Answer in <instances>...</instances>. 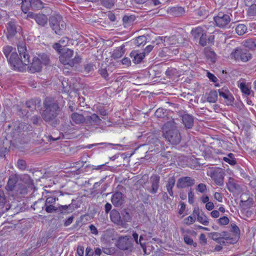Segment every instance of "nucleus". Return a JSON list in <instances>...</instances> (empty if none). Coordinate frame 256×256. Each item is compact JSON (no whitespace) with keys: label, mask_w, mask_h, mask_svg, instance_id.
<instances>
[{"label":"nucleus","mask_w":256,"mask_h":256,"mask_svg":"<svg viewBox=\"0 0 256 256\" xmlns=\"http://www.w3.org/2000/svg\"><path fill=\"white\" fill-rule=\"evenodd\" d=\"M6 202V199L3 194H0V208H2Z\"/></svg>","instance_id":"obj_52"},{"label":"nucleus","mask_w":256,"mask_h":256,"mask_svg":"<svg viewBox=\"0 0 256 256\" xmlns=\"http://www.w3.org/2000/svg\"><path fill=\"white\" fill-rule=\"evenodd\" d=\"M207 76L208 78L214 82H216L218 80L216 77L210 72L207 73Z\"/></svg>","instance_id":"obj_51"},{"label":"nucleus","mask_w":256,"mask_h":256,"mask_svg":"<svg viewBox=\"0 0 256 256\" xmlns=\"http://www.w3.org/2000/svg\"><path fill=\"white\" fill-rule=\"evenodd\" d=\"M110 218L111 220L117 224H123L122 220H121V217L119 212L115 210H113L110 214Z\"/></svg>","instance_id":"obj_15"},{"label":"nucleus","mask_w":256,"mask_h":256,"mask_svg":"<svg viewBox=\"0 0 256 256\" xmlns=\"http://www.w3.org/2000/svg\"><path fill=\"white\" fill-rule=\"evenodd\" d=\"M246 27L245 25L240 24L237 26L236 28V32L240 36L244 34L246 31Z\"/></svg>","instance_id":"obj_30"},{"label":"nucleus","mask_w":256,"mask_h":256,"mask_svg":"<svg viewBox=\"0 0 256 256\" xmlns=\"http://www.w3.org/2000/svg\"><path fill=\"white\" fill-rule=\"evenodd\" d=\"M122 194L120 192L114 194L112 197V202L116 206H119L122 203Z\"/></svg>","instance_id":"obj_22"},{"label":"nucleus","mask_w":256,"mask_h":256,"mask_svg":"<svg viewBox=\"0 0 256 256\" xmlns=\"http://www.w3.org/2000/svg\"><path fill=\"white\" fill-rule=\"evenodd\" d=\"M182 121L187 128H190L194 124V118L192 116L188 114H184L182 116Z\"/></svg>","instance_id":"obj_19"},{"label":"nucleus","mask_w":256,"mask_h":256,"mask_svg":"<svg viewBox=\"0 0 256 256\" xmlns=\"http://www.w3.org/2000/svg\"><path fill=\"white\" fill-rule=\"evenodd\" d=\"M122 20L126 27L129 23L134 20L133 17H123Z\"/></svg>","instance_id":"obj_44"},{"label":"nucleus","mask_w":256,"mask_h":256,"mask_svg":"<svg viewBox=\"0 0 256 256\" xmlns=\"http://www.w3.org/2000/svg\"><path fill=\"white\" fill-rule=\"evenodd\" d=\"M200 210L198 208H195L192 212V216L195 218L196 216L197 218L200 216Z\"/></svg>","instance_id":"obj_60"},{"label":"nucleus","mask_w":256,"mask_h":256,"mask_svg":"<svg viewBox=\"0 0 256 256\" xmlns=\"http://www.w3.org/2000/svg\"><path fill=\"white\" fill-rule=\"evenodd\" d=\"M168 12L169 14L172 15H182L185 13L184 8L181 6L170 8H168Z\"/></svg>","instance_id":"obj_21"},{"label":"nucleus","mask_w":256,"mask_h":256,"mask_svg":"<svg viewBox=\"0 0 256 256\" xmlns=\"http://www.w3.org/2000/svg\"><path fill=\"white\" fill-rule=\"evenodd\" d=\"M214 207V204L212 202H208L206 204V208L208 210H213Z\"/></svg>","instance_id":"obj_50"},{"label":"nucleus","mask_w":256,"mask_h":256,"mask_svg":"<svg viewBox=\"0 0 256 256\" xmlns=\"http://www.w3.org/2000/svg\"><path fill=\"white\" fill-rule=\"evenodd\" d=\"M198 221L204 226H208L209 224V220L206 216L204 214H200L197 218Z\"/></svg>","instance_id":"obj_27"},{"label":"nucleus","mask_w":256,"mask_h":256,"mask_svg":"<svg viewBox=\"0 0 256 256\" xmlns=\"http://www.w3.org/2000/svg\"><path fill=\"white\" fill-rule=\"evenodd\" d=\"M208 175L210 176L218 186H222L224 184V173L220 168H210L208 170Z\"/></svg>","instance_id":"obj_5"},{"label":"nucleus","mask_w":256,"mask_h":256,"mask_svg":"<svg viewBox=\"0 0 256 256\" xmlns=\"http://www.w3.org/2000/svg\"><path fill=\"white\" fill-rule=\"evenodd\" d=\"M200 242L202 244H204L206 242V236L204 234H202L200 236Z\"/></svg>","instance_id":"obj_63"},{"label":"nucleus","mask_w":256,"mask_h":256,"mask_svg":"<svg viewBox=\"0 0 256 256\" xmlns=\"http://www.w3.org/2000/svg\"><path fill=\"white\" fill-rule=\"evenodd\" d=\"M122 63L124 65L128 66L130 64L131 62L128 58H126L122 60Z\"/></svg>","instance_id":"obj_56"},{"label":"nucleus","mask_w":256,"mask_h":256,"mask_svg":"<svg viewBox=\"0 0 256 256\" xmlns=\"http://www.w3.org/2000/svg\"><path fill=\"white\" fill-rule=\"evenodd\" d=\"M205 54L206 58L212 62H215L216 54L215 52L210 50H206Z\"/></svg>","instance_id":"obj_29"},{"label":"nucleus","mask_w":256,"mask_h":256,"mask_svg":"<svg viewBox=\"0 0 256 256\" xmlns=\"http://www.w3.org/2000/svg\"><path fill=\"white\" fill-rule=\"evenodd\" d=\"M175 184V180L173 177L170 178L166 185L167 190L170 196H172L173 192L172 188Z\"/></svg>","instance_id":"obj_25"},{"label":"nucleus","mask_w":256,"mask_h":256,"mask_svg":"<svg viewBox=\"0 0 256 256\" xmlns=\"http://www.w3.org/2000/svg\"><path fill=\"white\" fill-rule=\"evenodd\" d=\"M48 58L46 55L39 56L38 57H34L30 66V70L31 72H39L41 70L43 65L48 64Z\"/></svg>","instance_id":"obj_4"},{"label":"nucleus","mask_w":256,"mask_h":256,"mask_svg":"<svg viewBox=\"0 0 256 256\" xmlns=\"http://www.w3.org/2000/svg\"><path fill=\"white\" fill-rule=\"evenodd\" d=\"M238 86L244 94L249 95L250 94L251 88L250 84L245 82L243 80H240L238 82Z\"/></svg>","instance_id":"obj_13"},{"label":"nucleus","mask_w":256,"mask_h":256,"mask_svg":"<svg viewBox=\"0 0 256 256\" xmlns=\"http://www.w3.org/2000/svg\"><path fill=\"white\" fill-rule=\"evenodd\" d=\"M71 122L76 124H80L84 122L85 120L84 116L77 112H74L71 115Z\"/></svg>","instance_id":"obj_20"},{"label":"nucleus","mask_w":256,"mask_h":256,"mask_svg":"<svg viewBox=\"0 0 256 256\" xmlns=\"http://www.w3.org/2000/svg\"><path fill=\"white\" fill-rule=\"evenodd\" d=\"M196 190L200 192L204 193L206 192V186L204 184H200L198 186Z\"/></svg>","instance_id":"obj_40"},{"label":"nucleus","mask_w":256,"mask_h":256,"mask_svg":"<svg viewBox=\"0 0 256 256\" xmlns=\"http://www.w3.org/2000/svg\"><path fill=\"white\" fill-rule=\"evenodd\" d=\"M214 20L217 26L224 28L230 22V17H214Z\"/></svg>","instance_id":"obj_14"},{"label":"nucleus","mask_w":256,"mask_h":256,"mask_svg":"<svg viewBox=\"0 0 256 256\" xmlns=\"http://www.w3.org/2000/svg\"><path fill=\"white\" fill-rule=\"evenodd\" d=\"M223 160L226 162L228 163L231 165H234L236 163V162L234 158V154L231 153L229 154L227 156L224 157Z\"/></svg>","instance_id":"obj_31"},{"label":"nucleus","mask_w":256,"mask_h":256,"mask_svg":"<svg viewBox=\"0 0 256 256\" xmlns=\"http://www.w3.org/2000/svg\"><path fill=\"white\" fill-rule=\"evenodd\" d=\"M246 46L250 48H253L256 47V44L252 40H248L246 42Z\"/></svg>","instance_id":"obj_45"},{"label":"nucleus","mask_w":256,"mask_h":256,"mask_svg":"<svg viewBox=\"0 0 256 256\" xmlns=\"http://www.w3.org/2000/svg\"><path fill=\"white\" fill-rule=\"evenodd\" d=\"M90 230L92 234H96V235L98 234V232L97 228L94 225H90Z\"/></svg>","instance_id":"obj_62"},{"label":"nucleus","mask_w":256,"mask_h":256,"mask_svg":"<svg viewBox=\"0 0 256 256\" xmlns=\"http://www.w3.org/2000/svg\"><path fill=\"white\" fill-rule=\"evenodd\" d=\"M162 132L166 138L171 144H176L180 142V134L176 129L174 121L172 120L166 122L163 126Z\"/></svg>","instance_id":"obj_2"},{"label":"nucleus","mask_w":256,"mask_h":256,"mask_svg":"<svg viewBox=\"0 0 256 256\" xmlns=\"http://www.w3.org/2000/svg\"><path fill=\"white\" fill-rule=\"evenodd\" d=\"M184 240L185 242L188 244H193L194 241L193 240L190 238L188 236H186L184 238Z\"/></svg>","instance_id":"obj_57"},{"label":"nucleus","mask_w":256,"mask_h":256,"mask_svg":"<svg viewBox=\"0 0 256 256\" xmlns=\"http://www.w3.org/2000/svg\"><path fill=\"white\" fill-rule=\"evenodd\" d=\"M228 188L230 192H234L235 185L230 180L227 184Z\"/></svg>","instance_id":"obj_59"},{"label":"nucleus","mask_w":256,"mask_h":256,"mask_svg":"<svg viewBox=\"0 0 256 256\" xmlns=\"http://www.w3.org/2000/svg\"><path fill=\"white\" fill-rule=\"evenodd\" d=\"M220 215V212L217 210H214L210 212V216L213 218H218Z\"/></svg>","instance_id":"obj_55"},{"label":"nucleus","mask_w":256,"mask_h":256,"mask_svg":"<svg viewBox=\"0 0 256 256\" xmlns=\"http://www.w3.org/2000/svg\"><path fill=\"white\" fill-rule=\"evenodd\" d=\"M230 222L229 218L226 216H224L220 218L218 220V223L220 225L225 226L227 225Z\"/></svg>","instance_id":"obj_35"},{"label":"nucleus","mask_w":256,"mask_h":256,"mask_svg":"<svg viewBox=\"0 0 256 256\" xmlns=\"http://www.w3.org/2000/svg\"><path fill=\"white\" fill-rule=\"evenodd\" d=\"M191 34L194 38L199 40V44L202 46L206 44V34L204 30L202 27H196L191 31Z\"/></svg>","instance_id":"obj_6"},{"label":"nucleus","mask_w":256,"mask_h":256,"mask_svg":"<svg viewBox=\"0 0 256 256\" xmlns=\"http://www.w3.org/2000/svg\"><path fill=\"white\" fill-rule=\"evenodd\" d=\"M77 254L79 256H84V248L82 246H78L77 248Z\"/></svg>","instance_id":"obj_53"},{"label":"nucleus","mask_w":256,"mask_h":256,"mask_svg":"<svg viewBox=\"0 0 256 256\" xmlns=\"http://www.w3.org/2000/svg\"><path fill=\"white\" fill-rule=\"evenodd\" d=\"M154 42L156 44H164V46L176 45L178 43L175 36H172L170 37L158 36L156 38Z\"/></svg>","instance_id":"obj_10"},{"label":"nucleus","mask_w":256,"mask_h":256,"mask_svg":"<svg viewBox=\"0 0 256 256\" xmlns=\"http://www.w3.org/2000/svg\"><path fill=\"white\" fill-rule=\"evenodd\" d=\"M249 16H254L256 15V4H252L248 8V11Z\"/></svg>","instance_id":"obj_38"},{"label":"nucleus","mask_w":256,"mask_h":256,"mask_svg":"<svg viewBox=\"0 0 256 256\" xmlns=\"http://www.w3.org/2000/svg\"><path fill=\"white\" fill-rule=\"evenodd\" d=\"M162 52H164L165 56H170L171 54H176L178 53V50L177 48L171 50L167 47L164 48Z\"/></svg>","instance_id":"obj_33"},{"label":"nucleus","mask_w":256,"mask_h":256,"mask_svg":"<svg viewBox=\"0 0 256 256\" xmlns=\"http://www.w3.org/2000/svg\"><path fill=\"white\" fill-rule=\"evenodd\" d=\"M44 106L46 110L44 111V116L46 120H50L52 117L55 116L58 110L59 107L58 105L52 102L50 98H46L44 102Z\"/></svg>","instance_id":"obj_3"},{"label":"nucleus","mask_w":256,"mask_h":256,"mask_svg":"<svg viewBox=\"0 0 256 256\" xmlns=\"http://www.w3.org/2000/svg\"><path fill=\"white\" fill-rule=\"evenodd\" d=\"M230 56L231 58L236 60H240L242 62H247L250 58V54L248 52H243L240 49L236 48L232 52Z\"/></svg>","instance_id":"obj_8"},{"label":"nucleus","mask_w":256,"mask_h":256,"mask_svg":"<svg viewBox=\"0 0 256 256\" xmlns=\"http://www.w3.org/2000/svg\"><path fill=\"white\" fill-rule=\"evenodd\" d=\"M150 180L152 183V192L156 193L158 190L160 178L157 176H153L150 178Z\"/></svg>","instance_id":"obj_24"},{"label":"nucleus","mask_w":256,"mask_h":256,"mask_svg":"<svg viewBox=\"0 0 256 256\" xmlns=\"http://www.w3.org/2000/svg\"><path fill=\"white\" fill-rule=\"evenodd\" d=\"M124 216V222H130V216L129 214L127 212H126L125 214L123 216Z\"/></svg>","instance_id":"obj_61"},{"label":"nucleus","mask_w":256,"mask_h":256,"mask_svg":"<svg viewBox=\"0 0 256 256\" xmlns=\"http://www.w3.org/2000/svg\"><path fill=\"white\" fill-rule=\"evenodd\" d=\"M145 40V37L144 36H138L136 40V44L139 46L142 44V42Z\"/></svg>","instance_id":"obj_46"},{"label":"nucleus","mask_w":256,"mask_h":256,"mask_svg":"<svg viewBox=\"0 0 256 256\" xmlns=\"http://www.w3.org/2000/svg\"><path fill=\"white\" fill-rule=\"evenodd\" d=\"M219 95L227 100L228 104L232 102L233 98L226 88H222L218 90Z\"/></svg>","instance_id":"obj_16"},{"label":"nucleus","mask_w":256,"mask_h":256,"mask_svg":"<svg viewBox=\"0 0 256 256\" xmlns=\"http://www.w3.org/2000/svg\"><path fill=\"white\" fill-rule=\"evenodd\" d=\"M88 120L94 122L95 124L97 125L100 124L101 122V120L96 114H92V116H90L88 118Z\"/></svg>","instance_id":"obj_34"},{"label":"nucleus","mask_w":256,"mask_h":256,"mask_svg":"<svg viewBox=\"0 0 256 256\" xmlns=\"http://www.w3.org/2000/svg\"><path fill=\"white\" fill-rule=\"evenodd\" d=\"M43 8V3L40 0H32V8L38 10Z\"/></svg>","instance_id":"obj_28"},{"label":"nucleus","mask_w":256,"mask_h":256,"mask_svg":"<svg viewBox=\"0 0 256 256\" xmlns=\"http://www.w3.org/2000/svg\"><path fill=\"white\" fill-rule=\"evenodd\" d=\"M56 201V198L52 196V197H48L46 198L45 205H50L52 204L54 205Z\"/></svg>","instance_id":"obj_42"},{"label":"nucleus","mask_w":256,"mask_h":256,"mask_svg":"<svg viewBox=\"0 0 256 256\" xmlns=\"http://www.w3.org/2000/svg\"><path fill=\"white\" fill-rule=\"evenodd\" d=\"M30 8H32V1L30 0H22L21 8L24 14H28L27 16H38V14H34L30 12Z\"/></svg>","instance_id":"obj_12"},{"label":"nucleus","mask_w":256,"mask_h":256,"mask_svg":"<svg viewBox=\"0 0 256 256\" xmlns=\"http://www.w3.org/2000/svg\"><path fill=\"white\" fill-rule=\"evenodd\" d=\"M34 18V20L40 26H44L46 24L48 20L47 17H32Z\"/></svg>","instance_id":"obj_32"},{"label":"nucleus","mask_w":256,"mask_h":256,"mask_svg":"<svg viewBox=\"0 0 256 256\" xmlns=\"http://www.w3.org/2000/svg\"><path fill=\"white\" fill-rule=\"evenodd\" d=\"M49 20L50 26L56 34H60L61 31L66 26V23L61 20L60 17H51Z\"/></svg>","instance_id":"obj_7"},{"label":"nucleus","mask_w":256,"mask_h":256,"mask_svg":"<svg viewBox=\"0 0 256 256\" xmlns=\"http://www.w3.org/2000/svg\"><path fill=\"white\" fill-rule=\"evenodd\" d=\"M196 218L193 216H189L184 220V223L186 224H192L196 221Z\"/></svg>","instance_id":"obj_39"},{"label":"nucleus","mask_w":256,"mask_h":256,"mask_svg":"<svg viewBox=\"0 0 256 256\" xmlns=\"http://www.w3.org/2000/svg\"><path fill=\"white\" fill-rule=\"evenodd\" d=\"M130 57L135 64L140 63L145 57L144 52H138L136 51H133L130 53Z\"/></svg>","instance_id":"obj_18"},{"label":"nucleus","mask_w":256,"mask_h":256,"mask_svg":"<svg viewBox=\"0 0 256 256\" xmlns=\"http://www.w3.org/2000/svg\"><path fill=\"white\" fill-rule=\"evenodd\" d=\"M102 3L104 6L110 8L114 5V0H102Z\"/></svg>","instance_id":"obj_37"},{"label":"nucleus","mask_w":256,"mask_h":256,"mask_svg":"<svg viewBox=\"0 0 256 256\" xmlns=\"http://www.w3.org/2000/svg\"><path fill=\"white\" fill-rule=\"evenodd\" d=\"M17 166L20 169L24 170L26 168V162L22 160H18Z\"/></svg>","instance_id":"obj_47"},{"label":"nucleus","mask_w":256,"mask_h":256,"mask_svg":"<svg viewBox=\"0 0 256 256\" xmlns=\"http://www.w3.org/2000/svg\"><path fill=\"white\" fill-rule=\"evenodd\" d=\"M132 236H133V238H134L137 244H140L142 248L144 251L145 252L146 247L145 244L142 242V240L143 239L142 236H140V238L138 239V234H136V232H133Z\"/></svg>","instance_id":"obj_26"},{"label":"nucleus","mask_w":256,"mask_h":256,"mask_svg":"<svg viewBox=\"0 0 256 256\" xmlns=\"http://www.w3.org/2000/svg\"><path fill=\"white\" fill-rule=\"evenodd\" d=\"M194 184V180L190 177L186 176L178 180L177 186L180 188H184L192 186Z\"/></svg>","instance_id":"obj_11"},{"label":"nucleus","mask_w":256,"mask_h":256,"mask_svg":"<svg viewBox=\"0 0 256 256\" xmlns=\"http://www.w3.org/2000/svg\"><path fill=\"white\" fill-rule=\"evenodd\" d=\"M74 54V52L68 48L62 49V52L60 56V60L64 64L72 65L70 58Z\"/></svg>","instance_id":"obj_9"},{"label":"nucleus","mask_w":256,"mask_h":256,"mask_svg":"<svg viewBox=\"0 0 256 256\" xmlns=\"http://www.w3.org/2000/svg\"><path fill=\"white\" fill-rule=\"evenodd\" d=\"M45 206H46L45 210L48 213H52L53 212L56 210H57V208H55V206H54V205H52V204L45 205Z\"/></svg>","instance_id":"obj_41"},{"label":"nucleus","mask_w":256,"mask_h":256,"mask_svg":"<svg viewBox=\"0 0 256 256\" xmlns=\"http://www.w3.org/2000/svg\"><path fill=\"white\" fill-rule=\"evenodd\" d=\"M241 201L242 202H244V204L249 205L250 206L252 204V198H248L247 200H244L243 196H242Z\"/></svg>","instance_id":"obj_49"},{"label":"nucleus","mask_w":256,"mask_h":256,"mask_svg":"<svg viewBox=\"0 0 256 256\" xmlns=\"http://www.w3.org/2000/svg\"><path fill=\"white\" fill-rule=\"evenodd\" d=\"M218 98L217 94L216 92H211L208 98V101L210 102H214Z\"/></svg>","instance_id":"obj_36"},{"label":"nucleus","mask_w":256,"mask_h":256,"mask_svg":"<svg viewBox=\"0 0 256 256\" xmlns=\"http://www.w3.org/2000/svg\"><path fill=\"white\" fill-rule=\"evenodd\" d=\"M53 48L59 53H61L62 52V49H61L62 46L59 43H56L53 45Z\"/></svg>","instance_id":"obj_58"},{"label":"nucleus","mask_w":256,"mask_h":256,"mask_svg":"<svg viewBox=\"0 0 256 256\" xmlns=\"http://www.w3.org/2000/svg\"><path fill=\"white\" fill-rule=\"evenodd\" d=\"M214 198L218 202H222V196L220 192H215L214 195Z\"/></svg>","instance_id":"obj_48"},{"label":"nucleus","mask_w":256,"mask_h":256,"mask_svg":"<svg viewBox=\"0 0 256 256\" xmlns=\"http://www.w3.org/2000/svg\"><path fill=\"white\" fill-rule=\"evenodd\" d=\"M209 197L207 196H202L200 198V200L204 204H206L209 202Z\"/></svg>","instance_id":"obj_64"},{"label":"nucleus","mask_w":256,"mask_h":256,"mask_svg":"<svg viewBox=\"0 0 256 256\" xmlns=\"http://www.w3.org/2000/svg\"><path fill=\"white\" fill-rule=\"evenodd\" d=\"M129 239L130 238L128 236L120 238L117 244L118 246L120 249H128L130 244Z\"/></svg>","instance_id":"obj_17"},{"label":"nucleus","mask_w":256,"mask_h":256,"mask_svg":"<svg viewBox=\"0 0 256 256\" xmlns=\"http://www.w3.org/2000/svg\"><path fill=\"white\" fill-rule=\"evenodd\" d=\"M194 202V194L192 192L190 191L188 192V202L190 204H192Z\"/></svg>","instance_id":"obj_54"},{"label":"nucleus","mask_w":256,"mask_h":256,"mask_svg":"<svg viewBox=\"0 0 256 256\" xmlns=\"http://www.w3.org/2000/svg\"><path fill=\"white\" fill-rule=\"evenodd\" d=\"M155 116L158 118L163 117L164 116V110L158 108L155 112Z\"/></svg>","instance_id":"obj_43"},{"label":"nucleus","mask_w":256,"mask_h":256,"mask_svg":"<svg viewBox=\"0 0 256 256\" xmlns=\"http://www.w3.org/2000/svg\"><path fill=\"white\" fill-rule=\"evenodd\" d=\"M16 33V27L14 22H10L8 24L7 37L8 38H12Z\"/></svg>","instance_id":"obj_23"},{"label":"nucleus","mask_w":256,"mask_h":256,"mask_svg":"<svg viewBox=\"0 0 256 256\" xmlns=\"http://www.w3.org/2000/svg\"><path fill=\"white\" fill-rule=\"evenodd\" d=\"M20 58L17 53L10 46H6L4 48V52L8 58V62L13 69L18 71H22L24 66L30 64L28 56L26 54V49L24 45H18V46Z\"/></svg>","instance_id":"obj_1"}]
</instances>
